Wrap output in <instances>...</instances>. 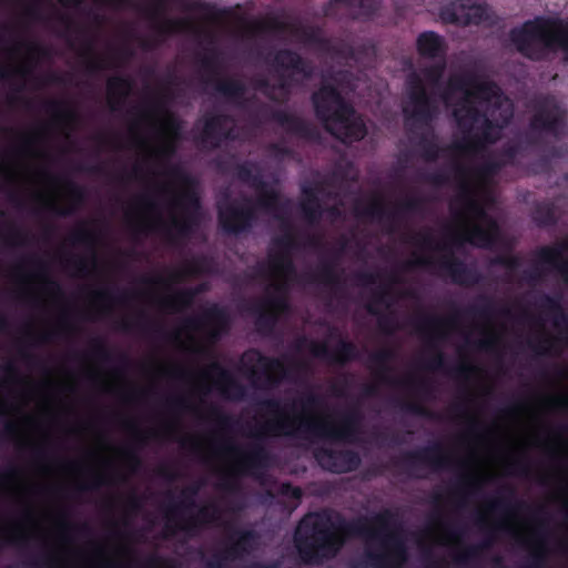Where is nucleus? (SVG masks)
I'll list each match as a JSON object with an SVG mask.
<instances>
[{"label": "nucleus", "instance_id": "obj_55", "mask_svg": "<svg viewBox=\"0 0 568 568\" xmlns=\"http://www.w3.org/2000/svg\"><path fill=\"white\" fill-rule=\"evenodd\" d=\"M98 265V256L95 253H92L91 256L88 257H74L65 260V266L72 267L77 271L79 276H85L89 274L91 267H95Z\"/></svg>", "mask_w": 568, "mask_h": 568}, {"label": "nucleus", "instance_id": "obj_9", "mask_svg": "<svg viewBox=\"0 0 568 568\" xmlns=\"http://www.w3.org/2000/svg\"><path fill=\"white\" fill-rule=\"evenodd\" d=\"M566 111L552 95H542L532 102V114L528 123L526 140L539 143L544 134L558 138L564 130Z\"/></svg>", "mask_w": 568, "mask_h": 568}, {"label": "nucleus", "instance_id": "obj_39", "mask_svg": "<svg viewBox=\"0 0 568 568\" xmlns=\"http://www.w3.org/2000/svg\"><path fill=\"white\" fill-rule=\"evenodd\" d=\"M515 496V489L511 486H504L499 490V496L491 499L488 503V509L491 513L510 514L515 510L526 508L527 505L524 501L516 500L514 504L511 499Z\"/></svg>", "mask_w": 568, "mask_h": 568}, {"label": "nucleus", "instance_id": "obj_12", "mask_svg": "<svg viewBox=\"0 0 568 568\" xmlns=\"http://www.w3.org/2000/svg\"><path fill=\"white\" fill-rule=\"evenodd\" d=\"M312 104L317 120H320L328 133H334L333 122L343 121L347 115H354V106L345 100L341 91L332 83L323 82L313 92Z\"/></svg>", "mask_w": 568, "mask_h": 568}, {"label": "nucleus", "instance_id": "obj_41", "mask_svg": "<svg viewBox=\"0 0 568 568\" xmlns=\"http://www.w3.org/2000/svg\"><path fill=\"white\" fill-rule=\"evenodd\" d=\"M258 195L253 200L255 210L275 214L280 210L281 196L277 190L272 187L267 182L264 187H256Z\"/></svg>", "mask_w": 568, "mask_h": 568}, {"label": "nucleus", "instance_id": "obj_21", "mask_svg": "<svg viewBox=\"0 0 568 568\" xmlns=\"http://www.w3.org/2000/svg\"><path fill=\"white\" fill-rule=\"evenodd\" d=\"M233 122V118L226 113L211 114L204 118L203 128L197 138L199 143L207 149L215 150L224 141L234 140L233 129H226V124Z\"/></svg>", "mask_w": 568, "mask_h": 568}, {"label": "nucleus", "instance_id": "obj_23", "mask_svg": "<svg viewBox=\"0 0 568 568\" xmlns=\"http://www.w3.org/2000/svg\"><path fill=\"white\" fill-rule=\"evenodd\" d=\"M310 352L315 358L341 366L357 359L359 356L357 346L346 339H339L334 349H331L325 342L312 341L310 343Z\"/></svg>", "mask_w": 568, "mask_h": 568}, {"label": "nucleus", "instance_id": "obj_59", "mask_svg": "<svg viewBox=\"0 0 568 568\" xmlns=\"http://www.w3.org/2000/svg\"><path fill=\"white\" fill-rule=\"evenodd\" d=\"M398 406L402 410L407 412L409 414L426 417L429 419L438 418V415L434 412L426 408L424 405H422L418 402L413 400H399Z\"/></svg>", "mask_w": 568, "mask_h": 568}, {"label": "nucleus", "instance_id": "obj_50", "mask_svg": "<svg viewBox=\"0 0 568 568\" xmlns=\"http://www.w3.org/2000/svg\"><path fill=\"white\" fill-rule=\"evenodd\" d=\"M493 542L494 538L487 537L478 545L468 546L455 557V561L460 565L469 564L477 559L484 549L490 548Z\"/></svg>", "mask_w": 568, "mask_h": 568}, {"label": "nucleus", "instance_id": "obj_2", "mask_svg": "<svg viewBox=\"0 0 568 568\" xmlns=\"http://www.w3.org/2000/svg\"><path fill=\"white\" fill-rule=\"evenodd\" d=\"M363 414L357 406H351L338 414V420L298 416L294 419L277 418L258 425L251 437L253 442L244 448L234 444L224 446V450L237 457L236 466L242 474L258 476L272 464L271 450L263 443L266 437H291L308 442L328 440L334 443H354L361 434Z\"/></svg>", "mask_w": 568, "mask_h": 568}, {"label": "nucleus", "instance_id": "obj_1", "mask_svg": "<svg viewBox=\"0 0 568 568\" xmlns=\"http://www.w3.org/2000/svg\"><path fill=\"white\" fill-rule=\"evenodd\" d=\"M379 541L381 550L367 548L363 564L371 568H403L408 560L404 526L398 511L385 508L372 517L346 519L342 514L322 510L305 515L295 531V547L304 562L334 556L346 538Z\"/></svg>", "mask_w": 568, "mask_h": 568}, {"label": "nucleus", "instance_id": "obj_30", "mask_svg": "<svg viewBox=\"0 0 568 568\" xmlns=\"http://www.w3.org/2000/svg\"><path fill=\"white\" fill-rule=\"evenodd\" d=\"M165 82L168 87H178L181 84V79L174 73L169 72ZM172 98L171 90L169 88L164 89V92L161 97L156 98L150 103L152 111L158 113H164L165 118L163 120V125L165 130H168L173 135H178L181 130V123L178 118L169 112L165 108L166 101Z\"/></svg>", "mask_w": 568, "mask_h": 568}, {"label": "nucleus", "instance_id": "obj_5", "mask_svg": "<svg viewBox=\"0 0 568 568\" xmlns=\"http://www.w3.org/2000/svg\"><path fill=\"white\" fill-rule=\"evenodd\" d=\"M453 116L458 129L464 134V141L454 144V149L464 153H475L484 144L495 143L497 134L496 129L507 125L513 118V108L501 110V124L490 119L487 111L480 110L476 104L457 106L453 111Z\"/></svg>", "mask_w": 568, "mask_h": 568}, {"label": "nucleus", "instance_id": "obj_8", "mask_svg": "<svg viewBox=\"0 0 568 568\" xmlns=\"http://www.w3.org/2000/svg\"><path fill=\"white\" fill-rule=\"evenodd\" d=\"M237 371L256 389H274L287 374L281 358L263 354L257 348L246 349L240 357Z\"/></svg>", "mask_w": 568, "mask_h": 568}, {"label": "nucleus", "instance_id": "obj_56", "mask_svg": "<svg viewBox=\"0 0 568 568\" xmlns=\"http://www.w3.org/2000/svg\"><path fill=\"white\" fill-rule=\"evenodd\" d=\"M422 158L427 162H435L439 158L440 148L434 139L422 135L418 141Z\"/></svg>", "mask_w": 568, "mask_h": 568}, {"label": "nucleus", "instance_id": "obj_11", "mask_svg": "<svg viewBox=\"0 0 568 568\" xmlns=\"http://www.w3.org/2000/svg\"><path fill=\"white\" fill-rule=\"evenodd\" d=\"M405 84L407 101L403 106V113L406 125H429L437 114V105L428 94L423 79L417 72H410Z\"/></svg>", "mask_w": 568, "mask_h": 568}, {"label": "nucleus", "instance_id": "obj_17", "mask_svg": "<svg viewBox=\"0 0 568 568\" xmlns=\"http://www.w3.org/2000/svg\"><path fill=\"white\" fill-rule=\"evenodd\" d=\"M458 316V313H456L454 316L449 318H443L435 315H427L422 314L417 318L413 320V325L416 328V331L423 335H428V348L432 351L433 356L427 361L426 368L430 371H445L446 369V362H445V355L439 349V347L434 343L435 339L442 338L443 335L439 334V328L445 325H450L455 323L456 318Z\"/></svg>", "mask_w": 568, "mask_h": 568}, {"label": "nucleus", "instance_id": "obj_60", "mask_svg": "<svg viewBox=\"0 0 568 568\" xmlns=\"http://www.w3.org/2000/svg\"><path fill=\"white\" fill-rule=\"evenodd\" d=\"M303 39L306 43L314 44L323 50H328L331 41L323 37L318 28H306L302 30Z\"/></svg>", "mask_w": 568, "mask_h": 568}, {"label": "nucleus", "instance_id": "obj_51", "mask_svg": "<svg viewBox=\"0 0 568 568\" xmlns=\"http://www.w3.org/2000/svg\"><path fill=\"white\" fill-rule=\"evenodd\" d=\"M341 3L349 8H357L359 10V14L366 18H371L379 9V3L377 0H331L329 4Z\"/></svg>", "mask_w": 568, "mask_h": 568}, {"label": "nucleus", "instance_id": "obj_27", "mask_svg": "<svg viewBox=\"0 0 568 568\" xmlns=\"http://www.w3.org/2000/svg\"><path fill=\"white\" fill-rule=\"evenodd\" d=\"M301 406L304 410V414H300V416L308 417L306 413L321 408L324 405V398L323 396L314 393V392H307L303 394V396L300 399ZM258 406L262 410H265L267 414L273 415L274 418L271 420H275L277 418H290L294 419L298 417V415L290 416L285 413V409L282 407V403L278 398H266L261 402H258ZM310 418H313L310 416Z\"/></svg>", "mask_w": 568, "mask_h": 568}, {"label": "nucleus", "instance_id": "obj_53", "mask_svg": "<svg viewBox=\"0 0 568 568\" xmlns=\"http://www.w3.org/2000/svg\"><path fill=\"white\" fill-rule=\"evenodd\" d=\"M301 211L305 221L311 225H317L323 216L324 207L321 200L301 202Z\"/></svg>", "mask_w": 568, "mask_h": 568}, {"label": "nucleus", "instance_id": "obj_33", "mask_svg": "<svg viewBox=\"0 0 568 568\" xmlns=\"http://www.w3.org/2000/svg\"><path fill=\"white\" fill-rule=\"evenodd\" d=\"M64 186L69 194V205L62 207L51 202L45 205L48 211L61 217L73 215L82 206L87 199V192L84 187L77 184L72 180H64Z\"/></svg>", "mask_w": 568, "mask_h": 568}, {"label": "nucleus", "instance_id": "obj_43", "mask_svg": "<svg viewBox=\"0 0 568 568\" xmlns=\"http://www.w3.org/2000/svg\"><path fill=\"white\" fill-rule=\"evenodd\" d=\"M220 508L216 504H210L199 509L197 515L187 519L183 525L179 526L180 530L191 532L194 528L204 524H211L219 519Z\"/></svg>", "mask_w": 568, "mask_h": 568}, {"label": "nucleus", "instance_id": "obj_19", "mask_svg": "<svg viewBox=\"0 0 568 568\" xmlns=\"http://www.w3.org/2000/svg\"><path fill=\"white\" fill-rule=\"evenodd\" d=\"M394 357L395 352L390 348H382L369 355V364L372 367L377 369L378 378L386 384L400 385L417 394L429 395L433 390V387L432 384L426 379H417L413 376L406 377L404 379H394L389 377L388 374L392 372L389 363L394 359Z\"/></svg>", "mask_w": 568, "mask_h": 568}, {"label": "nucleus", "instance_id": "obj_54", "mask_svg": "<svg viewBox=\"0 0 568 568\" xmlns=\"http://www.w3.org/2000/svg\"><path fill=\"white\" fill-rule=\"evenodd\" d=\"M45 112L54 115L61 121H72L75 118V113L67 108L65 102L58 100H48L43 103Z\"/></svg>", "mask_w": 568, "mask_h": 568}, {"label": "nucleus", "instance_id": "obj_13", "mask_svg": "<svg viewBox=\"0 0 568 568\" xmlns=\"http://www.w3.org/2000/svg\"><path fill=\"white\" fill-rule=\"evenodd\" d=\"M173 205L182 210V217L173 219L169 226L163 223L160 226L168 242L175 245L180 240L189 239L199 224L201 201L194 190L187 189L173 201Z\"/></svg>", "mask_w": 568, "mask_h": 568}, {"label": "nucleus", "instance_id": "obj_34", "mask_svg": "<svg viewBox=\"0 0 568 568\" xmlns=\"http://www.w3.org/2000/svg\"><path fill=\"white\" fill-rule=\"evenodd\" d=\"M132 87L133 81L129 77L114 75L108 79L106 92L112 111L119 110L125 103Z\"/></svg>", "mask_w": 568, "mask_h": 568}, {"label": "nucleus", "instance_id": "obj_44", "mask_svg": "<svg viewBox=\"0 0 568 568\" xmlns=\"http://www.w3.org/2000/svg\"><path fill=\"white\" fill-rule=\"evenodd\" d=\"M184 9L190 12H201L209 20L216 21L222 18H226L231 14V10L227 8H217L214 3L204 2L200 0H183Z\"/></svg>", "mask_w": 568, "mask_h": 568}, {"label": "nucleus", "instance_id": "obj_15", "mask_svg": "<svg viewBox=\"0 0 568 568\" xmlns=\"http://www.w3.org/2000/svg\"><path fill=\"white\" fill-rule=\"evenodd\" d=\"M424 201L419 196H408L396 203L395 207L389 211L386 209L382 199L372 200L366 206L359 203L354 205V215L357 219H372L381 223H387L389 231L394 230V225L398 224L407 214L418 213L422 211Z\"/></svg>", "mask_w": 568, "mask_h": 568}, {"label": "nucleus", "instance_id": "obj_31", "mask_svg": "<svg viewBox=\"0 0 568 568\" xmlns=\"http://www.w3.org/2000/svg\"><path fill=\"white\" fill-rule=\"evenodd\" d=\"M447 49L445 38L435 31H423L416 39V50L424 59H445Z\"/></svg>", "mask_w": 568, "mask_h": 568}, {"label": "nucleus", "instance_id": "obj_47", "mask_svg": "<svg viewBox=\"0 0 568 568\" xmlns=\"http://www.w3.org/2000/svg\"><path fill=\"white\" fill-rule=\"evenodd\" d=\"M200 487V485H193L182 490L180 499L169 506V519L175 518L183 510L195 507L194 498L197 495Z\"/></svg>", "mask_w": 568, "mask_h": 568}, {"label": "nucleus", "instance_id": "obj_24", "mask_svg": "<svg viewBox=\"0 0 568 568\" xmlns=\"http://www.w3.org/2000/svg\"><path fill=\"white\" fill-rule=\"evenodd\" d=\"M437 265L440 271L449 276L454 284L459 286H474L479 284L483 278L476 266L467 265L453 254L440 258Z\"/></svg>", "mask_w": 568, "mask_h": 568}, {"label": "nucleus", "instance_id": "obj_40", "mask_svg": "<svg viewBox=\"0 0 568 568\" xmlns=\"http://www.w3.org/2000/svg\"><path fill=\"white\" fill-rule=\"evenodd\" d=\"M257 303H262L267 310L276 312L277 315L288 311L287 286L284 283L273 284L272 292Z\"/></svg>", "mask_w": 568, "mask_h": 568}, {"label": "nucleus", "instance_id": "obj_4", "mask_svg": "<svg viewBox=\"0 0 568 568\" xmlns=\"http://www.w3.org/2000/svg\"><path fill=\"white\" fill-rule=\"evenodd\" d=\"M455 172L463 180L458 200L463 204L464 211L476 221L484 222L485 226L474 222L464 233L450 234V243L456 247L469 243L476 247L491 248L500 240V226L497 220L490 216L484 205L475 197L471 186L466 182L469 170L462 164H456Z\"/></svg>", "mask_w": 568, "mask_h": 568}, {"label": "nucleus", "instance_id": "obj_57", "mask_svg": "<svg viewBox=\"0 0 568 568\" xmlns=\"http://www.w3.org/2000/svg\"><path fill=\"white\" fill-rule=\"evenodd\" d=\"M283 226L287 229V232L282 236L273 239L272 244L278 248L277 252H290V254H292V251L295 250L298 244L295 235L291 232L288 222H283Z\"/></svg>", "mask_w": 568, "mask_h": 568}, {"label": "nucleus", "instance_id": "obj_7", "mask_svg": "<svg viewBox=\"0 0 568 568\" xmlns=\"http://www.w3.org/2000/svg\"><path fill=\"white\" fill-rule=\"evenodd\" d=\"M455 92L464 95L458 106L478 103L485 105L487 111L494 112L500 110L503 103L507 101L495 81L483 79L475 70L468 68L449 75L444 98Z\"/></svg>", "mask_w": 568, "mask_h": 568}, {"label": "nucleus", "instance_id": "obj_48", "mask_svg": "<svg viewBox=\"0 0 568 568\" xmlns=\"http://www.w3.org/2000/svg\"><path fill=\"white\" fill-rule=\"evenodd\" d=\"M534 223L539 227L554 226L557 223L555 207L551 203H538L531 213Z\"/></svg>", "mask_w": 568, "mask_h": 568}, {"label": "nucleus", "instance_id": "obj_36", "mask_svg": "<svg viewBox=\"0 0 568 568\" xmlns=\"http://www.w3.org/2000/svg\"><path fill=\"white\" fill-rule=\"evenodd\" d=\"M564 251H568V241L555 246H542L537 256L540 263L557 267L568 284V260L562 261Z\"/></svg>", "mask_w": 568, "mask_h": 568}, {"label": "nucleus", "instance_id": "obj_38", "mask_svg": "<svg viewBox=\"0 0 568 568\" xmlns=\"http://www.w3.org/2000/svg\"><path fill=\"white\" fill-rule=\"evenodd\" d=\"M247 311L255 316V327L261 334H271L278 321L276 312L267 310L262 303H253Z\"/></svg>", "mask_w": 568, "mask_h": 568}, {"label": "nucleus", "instance_id": "obj_63", "mask_svg": "<svg viewBox=\"0 0 568 568\" xmlns=\"http://www.w3.org/2000/svg\"><path fill=\"white\" fill-rule=\"evenodd\" d=\"M70 240L73 244L93 245L95 243V233L84 225H81L72 232Z\"/></svg>", "mask_w": 568, "mask_h": 568}, {"label": "nucleus", "instance_id": "obj_62", "mask_svg": "<svg viewBox=\"0 0 568 568\" xmlns=\"http://www.w3.org/2000/svg\"><path fill=\"white\" fill-rule=\"evenodd\" d=\"M187 22L183 19H166L156 26V32L161 37H166L183 30Z\"/></svg>", "mask_w": 568, "mask_h": 568}, {"label": "nucleus", "instance_id": "obj_52", "mask_svg": "<svg viewBox=\"0 0 568 568\" xmlns=\"http://www.w3.org/2000/svg\"><path fill=\"white\" fill-rule=\"evenodd\" d=\"M207 260L204 256L194 257L185 262L183 268L172 274V281L180 282L186 275H196L206 271Z\"/></svg>", "mask_w": 568, "mask_h": 568}, {"label": "nucleus", "instance_id": "obj_10", "mask_svg": "<svg viewBox=\"0 0 568 568\" xmlns=\"http://www.w3.org/2000/svg\"><path fill=\"white\" fill-rule=\"evenodd\" d=\"M392 465L408 477L419 479L425 477L418 473L419 470L430 469L437 473L448 469L453 465V458L444 452L440 443H434L418 449L404 452L399 458L392 460Z\"/></svg>", "mask_w": 568, "mask_h": 568}, {"label": "nucleus", "instance_id": "obj_37", "mask_svg": "<svg viewBox=\"0 0 568 568\" xmlns=\"http://www.w3.org/2000/svg\"><path fill=\"white\" fill-rule=\"evenodd\" d=\"M538 306L547 314L552 315L555 327L568 333V315L564 311L559 297L542 294L540 296Z\"/></svg>", "mask_w": 568, "mask_h": 568}, {"label": "nucleus", "instance_id": "obj_14", "mask_svg": "<svg viewBox=\"0 0 568 568\" xmlns=\"http://www.w3.org/2000/svg\"><path fill=\"white\" fill-rule=\"evenodd\" d=\"M217 220L226 234L240 235L251 232L258 220L253 199L243 196L241 200L219 204Z\"/></svg>", "mask_w": 568, "mask_h": 568}, {"label": "nucleus", "instance_id": "obj_35", "mask_svg": "<svg viewBox=\"0 0 568 568\" xmlns=\"http://www.w3.org/2000/svg\"><path fill=\"white\" fill-rule=\"evenodd\" d=\"M206 290V284L179 290L172 296L162 301V307L172 313L186 310L193 305L195 297Z\"/></svg>", "mask_w": 568, "mask_h": 568}, {"label": "nucleus", "instance_id": "obj_20", "mask_svg": "<svg viewBox=\"0 0 568 568\" xmlns=\"http://www.w3.org/2000/svg\"><path fill=\"white\" fill-rule=\"evenodd\" d=\"M313 455L323 469L333 474L354 471L362 463L358 453L352 449L336 450L328 447H317Z\"/></svg>", "mask_w": 568, "mask_h": 568}, {"label": "nucleus", "instance_id": "obj_22", "mask_svg": "<svg viewBox=\"0 0 568 568\" xmlns=\"http://www.w3.org/2000/svg\"><path fill=\"white\" fill-rule=\"evenodd\" d=\"M256 534L251 529H234L230 536L229 545L213 555L209 561L210 568H221L227 560H235L248 554L253 548Z\"/></svg>", "mask_w": 568, "mask_h": 568}, {"label": "nucleus", "instance_id": "obj_3", "mask_svg": "<svg viewBox=\"0 0 568 568\" xmlns=\"http://www.w3.org/2000/svg\"><path fill=\"white\" fill-rule=\"evenodd\" d=\"M517 51L532 61H541L560 50L568 62V18L536 17L509 32Z\"/></svg>", "mask_w": 568, "mask_h": 568}, {"label": "nucleus", "instance_id": "obj_26", "mask_svg": "<svg viewBox=\"0 0 568 568\" xmlns=\"http://www.w3.org/2000/svg\"><path fill=\"white\" fill-rule=\"evenodd\" d=\"M204 323H211L213 328L209 333L212 342H217L222 334L229 329V315L226 311L214 304L209 307L201 317H189L184 321L187 329L196 331L203 327Z\"/></svg>", "mask_w": 568, "mask_h": 568}, {"label": "nucleus", "instance_id": "obj_42", "mask_svg": "<svg viewBox=\"0 0 568 568\" xmlns=\"http://www.w3.org/2000/svg\"><path fill=\"white\" fill-rule=\"evenodd\" d=\"M235 176L240 182L247 184L254 190L266 186V181L263 179L262 173L257 170L255 163L250 161L235 165Z\"/></svg>", "mask_w": 568, "mask_h": 568}, {"label": "nucleus", "instance_id": "obj_58", "mask_svg": "<svg viewBox=\"0 0 568 568\" xmlns=\"http://www.w3.org/2000/svg\"><path fill=\"white\" fill-rule=\"evenodd\" d=\"M133 328H139L142 332H148L151 328V322L149 321L145 313H139L133 321L122 320L118 323V329L122 332L129 333Z\"/></svg>", "mask_w": 568, "mask_h": 568}, {"label": "nucleus", "instance_id": "obj_45", "mask_svg": "<svg viewBox=\"0 0 568 568\" xmlns=\"http://www.w3.org/2000/svg\"><path fill=\"white\" fill-rule=\"evenodd\" d=\"M214 89L225 98L237 102L242 100L246 93L245 84L237 79H219L214 82Z\"/></svg>", "mask_w": 568, "mask_h": 568}, {"label": "nucleus", "instance_id": "obj_29", "mask_svg": "<svg viewBox=\"0 0 568 568\" xmlns=\"http://www.w3.org/2000/svg\"><path fill=\"white\" fill-rule=\"evenodd\" d=\"M345 247V242L338 252L331 253L329 258H323L316 272L307 273L306 280L310 283L323 284L337 292L342 288L343 282L339 273L336 271V261Z\"/></svg>", "mask_w": 568, "mask_h": 568}, {"label": "nucleus", "instance_id": "obj_32", "mask_svg": "<svg viewBox=\"0 0 568 568\" xmlns=\"http://www.w3.org/2000/svg\"><path fill=\"white\" fill-rule=\"evenodd\" d=\"M334 133H329L344 144L358 142L367 134V128L362 119L354 115H347L343 121L333 122Z\"/></svg>", "mask_w": 568, "mask_h": 568}, {"label": "nucleus", "instance_id": "obj_25", "mask_svg": "<svg viewBox=\"0 0 568 568\" xmlns=\"http://www.w3.org/2000/svg\"><path fill=\"white\" fill-rule=\"evenodd\" d=\"M212 373L216 376L215 386L223 398L229 400H242L244 398L246 388L234 377L231 371L214 361L203 372V375L209 377Z\"/></svg>", "mask_w": 568, "mask_h": 568}, {"label": "nucleus", "instance_id": "obj_6", "mask_svg": "<svg viewBox=\"0 0 568 568\" xmlns=\"http://www.w3.org/2000/svg\"><path fill=\"white\" fill-rule=\"evenodd\" d=\"M265 61L272 68L276 83L271 84L268 80L261 79L256 82V89L272 101H276V98L271 91H280L283 100H287L301 80H308L314 74L312 62L288 48L276 50Z\"/></svg>", "mask_w": 568, "mask_h": 568}, {"label": "nucleus", "instance_id": "obj_64", "mask_svg": "<svg viewBox=\"0 0 568 568\" xmlns=\"http://www.w3.org/2000/svg\"><path fill=\"white\" fill-rule=\"evenodd\" d=\"M503 166H504V163H501L500 161L488 160V161H485L478 168H476L474 170V172L479 179H487V178H490V176H494L495 174H497L501 170Z\"/></svg>", "mask_w": 568, "mask_h": 568}, {"label": "nucleus", "instance_id": "obj_28", "mask_svg": "<svg viewBox=\"0 0 568 568\" xmlns=\"http://www.w3.org/2000/svg\"><path fill=\"white\" fill-rule=\"evenodd\" d=\"M392 292L387 285L381 286L373 295V302L367 304L366 310L371 315L377 316V324L379 331L389 336L393 335L398 328V322L393 312L389 314H381L376 305H383L385 307L390 306Z\"/></svg>", "mask_w": 568, "mask_h": 568}, {"label": "nucleus", "instance_id": "obj_46", "mask_svg": "<svg viewBox=\"0 0 568 568\" xmlns=\"http://www.w3.org/2000/svg\"><path fill=\"white\" fill-rule=\"evenodd\" d=\"M272 271L284 277H292L296 274V267L290 252H276L268 256Z\"/></svg>", "mask_w": 568, "mask_h": 568}, {"label": "nucleus", "instance_id": "obj_49", "mask_svg": "<svg viewBox=\"0 0 568 568\" xmlns=\"http://www.w3.org/2000/svg\"><path fill=\"white\" fill-rule=\"evenodd\" d=\"M476 304L468 306L465 313L474 317L488 320L495 314L494 301L486 295H479Z\"/></svg>", "mask_w": 568, "mask_h": 568}, {"label": "nucleus", "instance_id": "obj_18", "mask_svg": "<svg viewBox=\"0 0 568 568\" xmlns=\"http://www.w3.org/2000/svg\"><path fill=\"white\" fill-rule=\"evenodd\" d=\"M262 114L282 126L286 133L311 143H321V131L310 121L285 110H274L267 104L260 108Z\"/></svg>", "mask_w": 568, "mask_h": 568}, {"label": "nucleus", "instance_id": "obj_61", "mask_svg": "<svg viewBox=\"0 0 568 568\" xmlns=\"http://www.w3.org/2000/svg\"><path fill=\"white\" fill-rule=\"evenodd\" d=\"M546 549L541 541H538L531 549L528 562L524 568H544L546 565Z\"/></svg>", "mask_w": 568, "mask_h": 568}, {"label": "nucleus", "instance_id": "obj_16", "mask_svg": "<svg viewBox=\"0 0 568 568\" xmlns=\"http://www.w3.org/2000/svg\"><path fill=\"white\" fill-rule=\"evenodd\" d=\"M443 18L463 27L494 22L490 8L485 0H454L443 11Z\"/></svg>", "mask_w": 568, "mask_h": 568}]
</instances>
